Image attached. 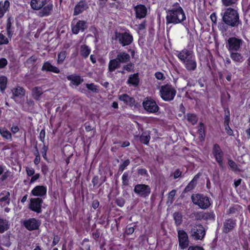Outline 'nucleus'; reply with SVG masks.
I'll return each instance as SVG.
<instances>
[{"instance_id": "nucleus-12", "label": "nucleus", "mask_w": 250, "mask_h": 250, "mask_svg": "<svg viewBox=\"0 0 250 250\" xmlns=\"http://www.w3.org/2000/svg\"><path fill=\"white\" fill-rule=\"evenodd\" d=\"M179 248L181 250L187 248L189 244V240L187 233L183 229L177 228Z\"/></svg>"}, {"instance_id": "nucleus-1", "label": "nucleus", "mask_w": 250, "mask_h": 250, "mask_svg": "<svg viewBox=\"0 0 250 250\" xmlns=\"http://www.w3.org/2000/svg\"><path fill=\"white\" fill-rule=\"evenodd\" d=\"M221 15L223 23H219L218 25V29L221 33L227 32L229 27L238 28L242 25V21L237 10L228 7L225 9Z\"/></svg>"}, {"instance_id": "nucleus-2", "label": "nucleus", "mask_w": 250, "mask_h": 250, "mask_svg": "<svg viewBox=\"0 0 250 250\" xmlns=\"http://www.w3.org/2000/svg\"><path fill=\"white\" fill-rule=\"evenodd\" d=\"M166 24H177L183 23L186 20V13L180 4L176 2L167 10Z\"/></svg>"}, {"instance_id": "nucleus-7", "label": "nucleus", "mask_w": 250, "mask_h": 250, "mask_svg": "<svg viewBox=\"0 0 250 250\" xmlns=\"http://www.w3.org/2000/svg\"><path fill=\"white\" fill-rule=\"evenodd\" d=\"M244 41L236 37H229L226 42V46L229 52L234 51H240L244 43Z\"/></svg>"}, {"instance_id": "nucleus-55", "label": "nucleus", "mask_w": 250, "mask_h": 250, "mask_svg": "<svg viewBox=\"0 0 250 250\" xmlns=\"http://www.w3.org/2000/svg\"><path fill=\"white\" fill-rule=\"evenodd\" d=\"M41 171L44 175H46L49 171L48 166L45 163L41 164Z\"/></svg>"}, {"instance_id": "nucleus-62", "label": "nucleus", "mask_w": 250, "mask_h": 250, "mask_svg": "<svg viewBox=\"0 0 250 250\" xmlns=\"http://www.w3.org/2000/svg\"><path fill=\"white\" fill-rule=\"evenodd\" d=\"M40 177V174L39 173L34 174L33 176H32L30 180L29 183L30 184L34 183L37 180H38Z\"/></svg>"}, {"instance_id": "nucleus-19", "label": "nucleus", "mask_w": 250, "mask_h": 250, "mask_svg": "<svg viewBox=\"0 0 250 250\" xmlns=\"http://www.w3.org/2000/svg\"><path fill=\"white\" fill-rule=\"evenodd\" d=\"M86 21L83 20H79L75 25L71 24V30L74 34L77 35L81 31L83 32L87 28Z\"/></svg>"}, {"instance_id": "nucleus-23", "label": "nucleus", "mask_w": 250, "mask_h": 250, "mask_svg": "<svg viewBox=\"0 0 250 250\" xmlns=\"http://www.w3.org/2000/svg\"><path fill=\"white\" fill-rule=\"evenodd\" d=\"M239 51H234L229 52L231 59L236 65L239 64L245 60L244 56L241 53L239 52Z\"/></svg>"}, {"instance_id": "nucleus-26", "label": "nucleus", "mask_w": 250, "mask_h": 250, "mask_svg": "<svg viewBox=\"0 0 250 250\" xmlns=\"http://www.w3.org/2000/svg\"><path fill=\"white\" fill-rule=\"evenodd\" d=\"M200 176L201 174L200 173L196 174L193 179L190 181V182L188 184V185L185 187L183 192L187 193L188 192L191 191L192 189H193L196 186L197 181L199 179Z\"/></svg>"}, {"instance_id": "nucleus-22", "label": "nucleus", "mask_w": 250, "mask_h": 250, "mask_svg": "<svg viewBox=\"0 0 250 250\" xmlns=\"http://www.w3.org/2000/svg\"><path fill=\"white\" fill-rule=\"evenodd\" d=\"M188 72H193L196 70L197 67V62L196 57L192 58L182 63Z\"/></svg>"}, {"instance_id": "nucleus-43", "label": "nucleus", "mask_w": 250, "mask_h": 250, "mask_svg": "<svg viewBox=\"0 0 250 250\" xmlns=\"http://www.w3.org/2000/svg\"><path fill=\"white\" fill-rule=\"evenodd\" d=\"M129 171L125 172L122 177V186H128L129 184Z\"/></svg>"}, {"instance_id": "nucleus-61", "label": "nucleus", "mask_w": 250, "mask_h": 250, "mask_svg": "<svg viewBox=\"0 0 250 250\" xmlns=\"http://www.w3.org/2000/svg\"><path fill=\"white\" fill-rule=\"evenodd\" d=\"M224 126H225V129L226 131V133L229 136H233L234 134H233V130L230 127L229 124H228V125L224 124Z\"/></svg>"}, {"instance_id": "nucleus-8", "label": "nucleus", "mask_w": 250, "mask_h": 250, "mask_svg": "<svg viewBox=\"0 0 250 250\" xmlns=\"http://www.w3.org/2000/svg\"><path fill=\"white\" fill-rule=\"evenodd\" d=\"M151 188L148 185L138 184L135 186L134 192L139 197L146 199L151 193Z\"/></svg>"}, {"instance_id": "nucleus-52", "label": "nucleus", "mask_w": 250, "mask_h": 250, "mask_svg": "<svg viewBox=\"0 0 250 250\" xmlns=\"http://www.w3.org/2000/svg\"><path fill=\"white\" fill-rule=\"evenodd\" d=\"M134 64L132 62H129L123 66V69L130 72L134 71Z\"/></svg>"}, {"instance_id": "nucleus-40", "label": "nucleus", "mask_w": 250, "mask_h": 250, "mask_svg": "<svg viewBox=\"0 0 250 250\" xmlns=\"http://www.w3.org/2000/svg\"><path fill=\"white\" fill-rule=\"evenodd\" d=\"M122 162L119 165L118 173L121 174L122 172L126 168V167L130 165V161L129 159H127L124 161H122Z\"/></svg>"}, {"instance_id": "nucleus-60", "label": "nucleus", "mask_w": 250, "mask_h": 250, "mask_svg": "<svg viewBox=\"0 0 250 250\" xmlns=\"http://www.w3.org/2000/svg\"><path fill=\"white\" fill-rule=\"evenodd\" d=\"M137 172L139 175L141 176L148 175L147 170L144 168H138L137 169Z\"/></svg>"}, {"instance_id": "nucleus-35", "label": "nucleus", "mask_w": 250, "mask_h": 250, "mask_svg": "<svg viewBox=\"0 0 250 250\" xmlns=\"http://www.w3.org/2000/svg\"><path fill=\"white\" fill-rule=\"evenodd\" d=\"M12 91L13 96L15 97H21L24 96L25 93V89L22 87L20 86L14 88Z\"/></svg>"}, {"instance_id": "nucleus-45", "label": "nucleus", "mask_w": 250, "mask_h": 250, "mask_svg": "<svg viewBox=\"0 0 250 250\" xmlns=\"http://www.w3.org/2000/svg\"><path fill=\"white\" fill-rule=\"evenodd\" d=\"M133 224H134L133 227L131 226V224H129L126 226L124 232L125 234L126 235H130L133 233L135 231V228L136 227L137 225L136 222H134Z\"/></svg>"}, {"instance_id": "nucleus-6", "label": "nucleus", "mask_w": 250, "mask_h": 250, "mask_svg": "<svg viewBox=\"0 0 250 250\" xmlns=\"http://www.w3.org/2000/svg\"><path fill=\"white\" fill-rule=\"evenodd\" d=\"M176 90L169 84L162 85L160 89L161 98L165 101L169 102L173 100L176 95Z\"/></svg>"}, {"instance_id": "nucleus-16", "label": "nucleus", "mask_w": 250, "mask_h": 250, "mask_svg": "<svg viewBox=\"0 0 250 250\" xmlns=\"http://www.w3.org/2000/svg\"><path fill=\"white\" fill-rule=\"evenodd\" d=\"M89 8V4L86 0H81L75 5L73 10V16H78Z\"/></svg>"}, {"instance_id": "nucleus-54", "label": "nucleus", "mask_w": 250, "mask_h": 250, "mask_svg": "<svg viewBox=\"0 0 250 250\" xmlns=\"http://www.w3.org/2000/svg\"><path fill=\"white\" fill-rule=\"evenodd\" d=\"M9 41L1 32L0 33V45L7 44Z\"/></svg>"}, {"instance_id": "nucleus-46", "label": "nucleus", "mask_w": 250, "mask_h": 250, "mask_svg": "<svg viewBox=\"0 0 250 250\" xmlns=\"http://www.w3.org/2000/svg\"><path fill=\"white\" fill-rule=\"evenodd\" d=\"M228 164L229 167V168L234 172H239L240 170L238 167L236 163L231 159H229L228 161Z\"/></svg>"}, {"instance_id": "nucleus-64", "label": "nucleus", "mask_w": 250, "mask_h": 250, "mask_svg": "<svg viewBox=\"0 0 250 250\" xmlns=\"http://www.w3.org/2000/svg\"><path fill=\"white\" fill-rule=\"evenodd\" d=\"M155 77L156 78L159 80H164L165 79V77L163 73L161 72H156L155 73Z\"/></svg>"}, {"instance_id": "nucleus-48", "label": "nucleus", "mask_w": 250, "mask_h": 250, "mask_svg": "<svg viewBox=\"0 0 250 250\" xmlns=\"http://www.w3.org/2000/svg\"><path fill=\"white\" fill-rule=\"evenodd\" d=\"M187 120L192 125H195L197 122V116L195 114L188 113L187 114Z\"/></svg>"}, {"instance_id": "nucleus-11", "label": "nucleus", "mask_w": 250, "mask_h": 250, "mask_svg": "<svg viewBox=\"0 0 250 250\" xmlns=\"http://www.w3.org/2000/svg\"><path fill=\"white\" fill-rule=\"evenodd\" d=\"M174 54L182 63L195 56L193 50L188 48H184L181 51H176Z\"/></svg>"}, {"instance_id": "nucleus-4", "label": "nucleus", "mask_w": 250, "mask_h": 250, "mask_svg": "<svg viewBox=\"0 0 250 250\" xmlns=\"http://www.w3.org/2000/svg\"><path fill=\"white\" fill-rule=\"evenodd\" d=\"M113 39L118 41L123 47L129 45L133 41V35L128 29L124 32L115 31Z\"/></svg>"}, {"instance_id": "nucleus-13", "label": "nucleus", "mask_w": 250, "mask_h": 250, "mask_svg": "<svg viewBox=\"0 0 250 250\" xmlns=\"http://www.w3.org/2000/svg\"><path fill=\"white\" fill-rule=\"evenodd\" d=\"M191 237L195 240H202L206 234L203 226L201 224L195 225L190 231Z\"/></svg>"}, {"instance_id": "nucleus-51", "label": "nucleus", "mask_w": 250, "mask_h": 250, "mask_svg": "<svg viewBox=\"0 0 250 250\" xmlns=\"http://www.w3.org/2000/svg\"><path fill=\"white\" fill-rule=\"evenodd\" d=\"M238 0H221L223 5L226 7L233 5L237 2Z\"/></svg>"}, {"instance_id": "nucleus-53", "label": "nucleus", "mask_w": 250, "mask_h": 250, "mask_svg": "<svg viewBox=\"0 0 250 250\" xmlns=\"http://www.w3.org/2000/svg\"><path fill=\"white\" fill-rule=\"evenodd\" d=\"M37 57L34 55H33L26 60V61L25 62V63L28 65L32 66L34 64L35 62L37 61Z\"/></svg>"}, {"instance_id": "nucleus-24", "label": "nucleus", "mask_w": 250, "mask_h": 250, "mask_svg": "<svg viewBox=\"0 0 250 250\" xmlns=\"http://www.w3.org/2000/svg\"><path fill=\"white\" fill-rule=\"evenodd\" d=\"M41 70L42 71L53 72L56 74H58L60 72L59 68L53 65L49 61H45L44 62Z\"/></svg>"}, {"instance_id": "nucleus-50", "label": "nucleus", "mask_w": 250, "mask_h": 250, "mask_svg": "<svg viewBox=\"0 0 250 250\" xmlns=\"http://www.w3.org/2000/svg\"><path fill=\"white\" fill-rule=\"evenodd\" d=\"M214 217L215 215L213 211L204 212L202 216V218L204 220L214 219Z\"/></svg>"}, {"instance_id": "nucleus-63", "label": "nucleus", "mask_w": 250, "mask_h": 250, "mask_svg": "<svg viewBox=\"0 0 250 250\" xmlns=\"http://www.w3.org/2000/svg\"><path fill=\"white\" fill-rule=\"evenodd\" d=\"M182 172L179 169H176L172 174L173 178L176 179L181 176Z\"/></svg>"}, {"instance_id": "nucleus-25", "label": "nucleus", "mask_w": 250, "mask_h": 250, "mask_svg": "<svg viewBox=\"0 0 250 250\" xmlns=\"http://www.w3.org/2000/svg\"><path fill=\"white\" fill-rule=\"evenodd\" d=\"M140 83V78L138 73L130 74L126 81V83L129 86H133L134 87L138 86Z\"/></svg>"}, {"instance_id": "nucleus-56", "label": "nucleus", "mask_w": 250, "mask_h": 250, "mask_svg": "<svg viewBox=\"0 0 250 250\" xmlns=\"http://www.w3.org/2000/svg\"><path fill=\"white\" fill-rule=\"evenodd\" d=\"M48 146H46L45 145H43V147H42L41 152L42 154V156L44 160L48 161V159L47 157V152L48 150Z\"/></svg>"}, {"instance_id": "nucleus-44", "label": "nucleus", "mask_w": 250, "mask_h": 250, "mask_svg": "<svg viewBox=\"0 0 250 250\" xmlns=\"http://www.w3.org/2000/svg\"><path fill=\"white\" fill-rule=\"evenodd\" d=\"M7 78L4 76L0 77V91L3 93L7 87Z\"/></svg>"}, {"instance_id": "nucleus-28", "label": "nucleus", "mask_w": 250, "mask_h": 250, "mask_svg": "<svg viewBox=\"0 0 250 250\" xmlns=\"http://www.w3.org/2000/svg\"><path fill=\"white\" fill-rule=\"evenodd\" d=\"M66 78L71 82L72 84L75 86H79L83 82V79L79 75H69L66 76Z\"/></svg>"}, {"instance_id": "nucleus-32", "label": "nucleus", "mask_w": 250, "mask_h": 250, "mask_svg": "<svg viewBox=\"0 0 250 250\" xmlns=\"http://www.w3.org/2000/svg\"><path fill=\"white\" fill-rule=\"evenodd\" d=\"M12 18L9 17L7 19L6 24V31L8 38L11 39L14 32V27L12 26Z\"/></svg>"}, {"instance_id": "nucleus-9", "label": "nucleus", "mask_w": 250, "mask_h": 250, "mask_svg": "<svg viewBox=\"0 0 250 250\" xmlns=\"http://www.w3.org/2000/svg\"><path fill=\"white\" fill-rule=\"evenodd\" d=\"M212 154L219 167L224 168L223 159L224 153L220 146L218 144H215L212 146Z\"/></svg>"}, {"instance_id": "nucleus-27", "label": "nucleus", "mask_w": 250, "mask_h": 250, "mask_svg": "<svg viewBox=\"0 0 250 250\" xmlns=\"http://www.w3.org/2000/svg\"><path fill=\"white\" fill-rule=\"evenodd\" d=\"M119 99L120 101H123L126 105H128L130 106H133L135 103V99L126 93L119 95Z\"/></svg>"}, {"instance_id": "nucleus-3", "label": "nucleus", "mask_w": 250, "mask_h": 250, "mask_svg": "<svg viewBox=\"0 0 250 250\" xmlns=\"http://www.w3.org/2000/svg\"><path fill=\"white\" fill-rule=\"evenodd\" d=\"M30 6L33 10H40L38 14L40 17L49 16L53 8L51 0H31Z\"/></svg>"}, {"instance_id": "nucleus-14", "label": "nucleus", "mask_w": 250, "mask_h": 250, "mask_svg": "<svg viewBox=\"0 0 250 250\" xmlns=\"http://www.w3.org/2000/svg\"><path fill=\"white\" fill-rule=\"evenodd\" d=\"M41 224V220L35 218H30L25 219L22 222V225L29 231H33L39 229Z\"/></svg>"}, {"instance_id": "nucleus-15", "label": "nucleus", "mask_w": 250, "mask_h": 250, "mask_svg": "<svg viewBox=\"0 0 250 250\" xmlns=\"http://www.w3.org/2000/svg\"><path fill=\"white\" fill-rule=\"evenodd\" d=\"M43 200L42 198L37 197L31 198L28 205L29 208L37 213H40L42 212V205Z\"/></svg>"}, {"instance_id": "nucleus-47", "label": "nucleus", "mask_w": 250, "mask_h": 250, "mask_svg": "<svg viewBox=\"0 0 250 250\" xmlns=\"http://www.w3.org/2000/svg\"><path fill=\"white\" fill-rule=\"evenodd\" d=\"M66 51L65 50L61 51L58 55L57 63L58 64H62L66 57Z\"/></svg>"}, {"instance_id": "nucleus-21", "label": "nucleus", "mask_w": 250, "mask_h": 250, "mask_svg": "<svg viewBox=\"0 0 250 250\" xmlns=\"http://www.w3.org/2000/svg\"><path fill=\"white\" fill-rule=\"evenodd\" d=\"M10 193L7 190H3L0 193V206L2 208L8 206L10 203Z\"/></svg>"}, {"instance_id": "nucleus-37", "label": "nucleus", "mask_w": 250, "mask_h": 250, "mask_svg": "<svg viewBox=\"0 0 250 250\" xmlns=\"http://www.w3.org/2000/svg\"><path fill=\"white\" fill-rule=\"evenodd\" d=\"M173 220L176 227H179L183 223V215L180 212H175L173 214Z\"/></svg>"}, {"instance_id": "nucleus-58", "label": "nucleus", "mask_w": 250, "mask_h": 250, "mask_svg": "<svg viewBox=\"0 0 250 250\" xmlns=\"http://www.w3.org/2000/svg\"><path fill=\"white\" fill-rule=\"evenodd\" d=\"M10 174V172L9 170H7L6 171L4 172L2 174L0 177V181L1 182H4L6 179L9 176Z\"/></svg>"}, {"instance_id": "nucleus-41", "label": "nucleus", "mask_w": 250, "mask_h": 250, "mask_svg": "<svg viewBox=\"0 0 250 250\" xmlns=\"http://www.w3.org/2000/svg\"><path fill=\"white\" fill-rule=\"evenodd\" d=\"M0 134L4 139L12 140V134L7 129L0 128Z\"/></svg>"}, {"instance_id": "nucleus-38", "label": "nucleus", "mask_w": 250, "mask_h": 250, "mask_svg": "<svg viewBox=\"0 0 250 250\" xmlns=\"http://www.w3.org/2000/svg\"><path fill=\"white\" fill-rule=\"evenodd\" d=\"M10 224L6 219L0 217V233H4L9 229Z\"/></svg>"}, {"instance_id": "nucleus-59", "label": "nucleus", "mask_w": 250, "mask_h": 250, "mask_svg": "<svg viewBox=\"0 0 250 250\" xmlns=\"http://www.w3.org/2000/svg\"><path fill=\"white\" fill-rule=\"evenodd\" d=\"M25 171L27 175L29 177L33 176L35 173L34 169L32 167H26L25 168Z\"/></svg>"}, {"instance_id": "nucleus-36", "label": "nucleus", "mask_w": 250, "mask_h": 250, "mask_svg": "<svg viewBox=\"0 0 250 250\" xmlns=\"http://www.w3.org/2000/svg\"><path fill=\"white\" fill-rule=\"evenodd\" d=\"M198 134L201 141L205 140L206 137L205 125L202 122H200L198 126Z\"/></svg>"}, {"instance_id": "nucleus-33", "label": "nucleus", "mask_w": 250, "mask_h": 250, "mask_svg": "<svg viewBox=\"0 0 250 250\" xmlns=\"http://www.w3.org/2000/svg\"><path fill=\"white\" fill-rule=\"evenodd\" d=\"M91 53V49L86 44L81 45L80 46V54L83 59L88 58Z\"/></svg>"}, {"instance_id": "nucleus-39", "label": "nucleus", "mask_w": 250, "mask_h": 250, "mask_svg": "<svg viewBox=\"0 0 250 250\" xmlns=\"http://www.w3.org/2000/svg\"><path fill=\"white\" fill-rule=\"evenodd\" d=\"M42 94V89L41 87L36 86L32 89V96L35 100H39Z\"/></svg>"}, {"instance_id": "nucleus-17", "label": "nucleus", "mask_w": 250, "mask_h": 250, "mask_svg": "<svg viewBox=\"0 0 250 250\" xmlns=\"http://www.w3.org/2000/svg\"><path fill=\"white\" fill-rule=\"evenodd\" d=\"M133 9L136 19H143L145 18L147 14V9L144 4H138L134 6Z\"/></svg>"}, {"instance_id": "nucleus-20", "label": "nucleus", "mask_w": 250, "mask_h": 250, "mask_svg": "<svg viewBox=\"0 0 250 250\" xmlns=\"http://www.w3.org/2000/svg\"><path fill=\"white\" fill-rule=\"evenodd\" d=\"M236 226V219L230 218L226 219L223 223V231L228 233Z\"/></svg>"}, {"instance_id": "nucleus-49", "label": "nucleus", "mask_w": 250, "mask_h": 250, "mask_svg": "<svg viewBox=\"0 0 250 250\" xmlns=\"http://www.w3.org/2000/svg\"><path fill=\"white\" fill-rule=\"evenodd\" d=\"M85 86L88 90L93 93H96L99 92V90L98 89V86L95 85L94 83H86Z\"/></svg>"}, {"instance_id": "nucleus-34", "label": "nucleus", "mask_w": 250, "mask_h": 250, "mask_svg": "<svg viewBox=\"0 0 250 250\" xmlns=\"http://www.w3.org/2000/svg\"><path fill=\"white\" fill-rule=\"evenodd\" d=\"M120 66L121 64L116 58L110 60L109 62L108 65V71L110 72H113L116 69H118L119 67H120Z\"/></svg>"}, {"instance_id": "nucleus-30", "label": "nucleus", "mask_w": 250, "mask_h": 250, "mask_svg": "<svg viewBox=\"0 0 250 250\" xmlns=\"http://www.w3.org/2000/svg\"><path fill=\"white\" fill-rule=\"evenodd\" d=\"M242 208L240 205L238 204L232 205L227 210V214L228 215H232L235 217H237L240 211L242 210Z\"/></svg>"}, {"instance_id": "nucleus-31", "label": "nucleus", "mask_w": 250, "mask_h": 250, "mask_svg": "<svg viewBox=\"0 0 250 250\" xmlns=\"http://www.w3.org/2000/svg\"><path fill=\"white\" fill-rule=\"evenodd\" d=\"M10 2L8 0L0 1V19L2 18L5 14L9 11Z\"/></svg>"}, {"instance_id": "nucleus-10", "label": "nucleus", "mask_w": 250, "mask_h": 250, "mask_svg": "<svg viewBox=\"0 0 250 250\" xmlns=\"http://www.w3.org/2000/svg\"><path fill=\"white\" fill-rule=\"evenodd\" d=\"M144 109L149 113H155L160 109L156 102L151 97H146L143 102Z\"/></svg>"}, {"instance_id": "nucleus-57", "label": "nucleus", "mask_w": 250, "mask_h": 250, "mask_svg": "<svg viewBox=\"0 0 250 250\" xmlns=\"http://www.w3.org/2000/svg\"><path fill=\"white\" fill-rule=\"evenodd\" d=\"M115 203L118 206L123 207L125 204V200L121 197L118 198L116 199Z\"/></svg>"}, {"instance_id": "nucleus-29", "label": "nucleus", "mask_w": 250, "mask_h": 250, "mask_svg": "<svg viewBox=\"0 0 250 250\" xmlns=\"http://www.w3.org/2000/svg\"><path fill=\"white\" fill-rule=\"evenodd\" d=\"M116 59L121 64V63H125L130 62V56L125 51H122L117 55Z\"/></svg>"}, {"instance_id": "nucleus-5", "label": "nucleus", "mask_w": 250, "mask_h": 250, "mask_svg": "<svg viewBox=\"0 0 250 250\" xmlns=\"http://www.w3.org/2000/svg\"><path fill=\"white\" fill-rule=\"evenodd\" d=\"M191 198L193 204L202 209L209 208L211 205L209 198L203 194H192Z\"/></svg>"}, {"instance_id": "nucleus-18", "label": "nucleus", "mask_w": 250, "mask_h": 250, "mask_svg": "<svg viewBox=\"0 0 250 250\" xmlns=\"http://www.w3.org/2000/svg\"><path fill=\"white\" fill-rule=\"evenodd\" d=\"M31 193L34 196L44 199L47 194V187L42 185L36 186L32 189Z\"/></svg>"}, {"instance_id": "nucleus-42", "label": "nucleus", "mask_w": 250, "mask_h": 250, "mask_svg": "<svg viewBox=\"0 0 250 250\" xmlns=\"http://www.w3.org/2000/svg\"><path fill=\"white\" fill-rule=\"evenodd\" d=\"M150 139L149 134L146 132H143L140 136V141L144 145H148Z\"/></svg>"}]
</instances>
